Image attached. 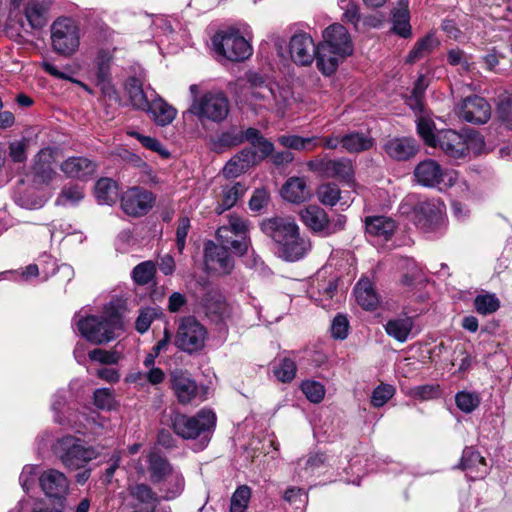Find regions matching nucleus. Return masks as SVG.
<instances>
[{"instance_id":"obj_38","label":"nucleus","mask_w":512,"mask_h":512,"mask_svg":"<svg viewBox=\"0 0 512 512\" xmlns=\"http://www.w3.org/2000/svg\"><path fill=\"white\" fill-rule=\"evenodd\" d=\"M439 45L440 41L433 33L427 34L415 43L413 49L407 55L406 62L410 64L417 62L432 53Z\"/></svg>"},{"instance_id":"obj_28","label":"nucleus","mask_w":512,"mask_h":512,"mask_svg":"<svg viewBox=\"0 0 512 512\" xmlns=\"http://www.w3.org/2000/svg\"><path fill=\"white\" fill-rule=\"evenodd\" d=\"M384 150L390 158L397 161H406L416 155L418 146L412 138H392L384 144Z\"/></svg>"},{"instance_id":"obj_13","label":"nucleus","mask_w":512,"mask_h":512,"mask_svg":"<svg viewBox=\"0 0 512 512\" xmlns=\"http://www.w3.org/2000/svg\"><path fill=\"white\" fill-rule=\"evenodd\" d=\"M155 203L152 192L140 188H129L121 197V208L129 216L140 217L146 215Z\"/></svg>"},{"instance_id":"obj_31","label":"nucleus","mask_w":512,"mask_h":512,"mask_svg":"<svg viewBox=\"0 0 512 512\" xmlns=\"http://www.w3.org/2000/svg\"><path fill=\"white\" fill-rule=\"evenodd\" d=\"M145 111L151 114L152 119L159 126L169 125L177 115V110L161 97L151 99L149 108Z\"/></svg>"},{"instance_id":"obj_33","label":"nucleus","mask_w":512,"mask_h":512,"mask_svg":"<svg viewBox=\"0 0 512 512\" xmlns=\"http://www.w3.org/2000/svg\"><path fill=\"white\" fill-rule=\"evenodd\" d=\"M354 294L357 303L365 310H373L379 303L378 295L369 279H360L354 287Z\"/></svg>"},{"instance_id":"obj_21","label":"nucleus","mask_w":512,"mask_h":512,"mask_svg":"<svg viewBox=\"0 0 512 512\" xmlns=\"http://www.w3.org/2000/svg\"><path fill=\"white\" fill-rule=\"evenodd\" d=\"M41 489L47 497L61 499L66 496L69 489V482L64 473L49 469L39 477Z\"/></svg>"},{"instance_id":"obj_48","label":"nucleus","mask_w":512,"mask_h":512,"mask_svg":"<svg viewBox=\"0 0 512 512\" xmlns=\"http://www.w3.org/2000/svg\"><path fill=\"white\" fill-rule=\"evenodd\" d=\"M251 497V490L248 486L238 487L232 494L230 501V512H245Z\"/></svg>"},{"instance_id":"obj_23","label":"nucleus","mask_w":512,"mask_h":512,"mask_svg":"<svg viewBox=\"0 0 512 512\" xmlns=\"http://www.w3.org/2000/svg\"><path fill=\"white\" fill-rule=\"evenodd\" d=\"M97 169V164L86 157H69L60 165V170L68 178L80 180L91 177Z\"/></svg>"},{"instance_id":"obj_34","label":"nucleus","mask_w":512,"mask_h":512,"mask_svg":"<svg viewBox=\"0 0 512 512\" xmlns=\"http://www.w3.org/2000/svg\"><path fill=\"white\" fill-rule=\"evenodd\" d=\"M161 492V498L170 501L179 497L185 488V479L182 473L176 469L169 476L157 484Z\"/></svg>"},{"instance_id":"obj_40","label":"nucleus","mask_w":512,"mask_h":512,"mask_svg":"<svg viewBox=\"0 0 512 512\" xmlns=\"http://www.w3.org/2000/svg\"><path fill=\"white\" fill-rule=\"evenodd\" d=\"M125 90L129 96L131 105L138 110L145 111L149 108L151 100L148 99L144 92L142 83L135 77H131L126 81Z\"/></svg>"},{"instance_id":"obj_50","label":"nucleus","mask_w":512,"mask_h":512,"mask_svg":"<svg viewBox=\"0 0 512 512\" xmlns=\"http://www.w3.org/2000/svg\"><path fill=\"white\" fill-rule=\"evenodd\" d=\"M455 402L462 412L468 414L480 405V397L475 392L460 391L455 396Z\"/></svg>"},{"instance_id":"obj_54","label":"nucleus","mask_w":512,"mask_h":512,"mask_svg":"<svg viewBox=\"0 0 512 512\" xmlns=\"http://www.w3.org/2000/svg\"><path fill=\"white\" fill-rule=\"evenodd\" d=\"M317 196L322 204L334 206L340 199V189L333 183L322 184L318 188Z\"/></svg>"},{"instance_id":"obj_24","label":"nucleus","mask_w":512,"mask_h":512,"mask_svg":"<svg viewBox=\"0 0 512 512\" xmlns=\"http://www.w3.org/2000/svg\"><path fill=\"white\" fill-rule=\"evenodd\" d=\"M130 497L136 502L135 506L143 512H154L159 503V496L147 483H135L128 486Z\"/></svg>"},{"instance_id":"obj_8","label":"nucleus","mask_w":512,"mask_h":512,"mask_svg":"<svg viewBox=\"0 0 512 512\" xmlns=\"http://www.w3.org/2000/svg\"><path fill=\"white\" fill-rule=\"evenodd\" d=\"M189 113L197 117L200 123L207 121L222 122L229 113V101L222 92H206L200 98L192 100Z\"/></svg>"},{"instance_id":"obj_35","label":"nucleus","mask_w":512,"mask_h":512,"mask_svg":"<svg viewBox=\"0 0 512 512\" xmlns=\"http://www.w3.org/2000/svg\"><path fill=\"white\" fill-rule=\"evenodd\" d=\"M414 327V321L412 317L404 316L387 321L385 325L386 333L394 338L395 340L403 343L409 338Z\"/></svg>"},{"instance_id":"obj_41","label":"nucleus","mask_w":512,"mask_h":512,"mask_svg":"<svg viewBox=\"0 0 512 512\" xmlns=\"http://www.w3.org/2000/svg\"><path fill=\"white\" fill-rule=\"evenodd\" d=\"M353 176V165L349 159L326 160L324 178L349 180Z\"/></svg>"},{"instance_id":"obj_29","label":"nucleus","mask_w":512,"mask_h":512,"mask_svg":"<svg viewBox=\"0 0 512 512\" xmlns=\"http://www.w3.org/2000/svg\"><path fill=\"white\" fill-rule=\"evenodd\" d=\"M281 196L291 203H300L310 197V189L304 177H290L281 188Z\"/></svg>"},{"instance_id":"obj_46","label":"nucleus","mask_w":512,"mask_h":512,"mask_svg":"<svg viewBox=\"0 0 512 512\" xmlns=\"http://www.w3.org/2000/svg\"><path fill=\"white\" fill-rule=\"evenodd\" d=\"M156 274V264L147 260L136 265L132 270V278L134 282L138 285H147L149 284L155 277Z\"/></svg>"},{"instance_id":"obj_60","label":"nucleus","mask_w":512,"mask_h":512,"mask_svg":"<svg viewBox=\"0 0 512 512\" xmlns=\"http://www.w3.org/2000/svg\"><path fill=\"white\" fill-rule=\"evenodd\" d=\"M89 358L92 361L99 362L101 364H117L120 360V354L116 351H107L100 348L93 349L89 352Z\"/></svg>"},{"instance_id":"obj_61","label":"nucleus","mask_w":512,"mask_h":512,"mask_svg":"<svg viewBox=\"0 0 512 512\" xmlns=\"http://www.w3.org/2000/svg\"><path fill=\"white\" fill-rule=\"evenodd\" d=\"M156 316L157 312L154 308L146 307L141 309L135 323L136 330L141 334L148 331Z\"/></svg>"},{"instance_id":"obj_18","label":"nucleus","mask_w":512,"mask_h":512,"mask_svg":"<svg viewBox=\"0 0 512 512\" xmlns=\"http://www.w3.org/2000/svg\"><path fill=\"white\" fill-rule=\"evenodd\" d=\"M53 151L49 148L42 149L35 156L32 167V181L37 187L51 184L57 178V172L53 168Z\"/></svg>"},{"instance_id":"obj_56","label":"nucleus","mask_w":512,"mask_h":512,"mask_svg":"<svg viewBox=\"0 0 512 512\" xmlns=\"http://www.w3.org/2000/svg\"><path fill=\"white\" fill-rule=\"evenodd\" d=\"M396 389L390 384H380L372 392L371 404L374 407L384 406L395 394Z\"/></svg>"},{"instance_id":"obj_9","label":"nucleus","mask_w":512,"mask_h":512,"mask_svg":"<svg viewBox=\"0 0 512 512\" xmlns=\"http://www.w3.org/2000/svg\"><path fill=\"white\" fill-rule=\"evenodd\" d=\"M53 50L63 56L73 55L80 45L79 28L70 18H59L51 26Z\"/></svg>"},{"instance_id":"obj_58","label":"nucleus","mask_w":512,"mask_h":512,"mask_svg":"<svg viewBox=\"0 0 512 512\" xmlns=\"http://www.w3.org/2000/svg\"><path fill=\"white\" fill-rule=\"evenodd\" d=\"M427 86H428V81L425 78V76H423V75L419 76V78L417 79L415 86L412 90V95L408 100V104L413 110H415V111L422 110V97L424 95V92H425Z\"/></svg>"},{"instance_id":"obj_4","label":"nucleus","mask_w":512,"mask_h":512,"mask_svg":"<svg viewBox=\"0 0 512 512\" xmlns=\"http://www.w3.org/2000/svg\"><path fill=\"white\" fill-rule=\"evenodd\" d=\"M53 451L62 464L70 470L84 468L99 456V451L74 436L59 438L53 445Z\"/></svg>"},{"instance_id":"obj_11","label":"nucleus","mask_w":512,"mask_h":512,"mask_svg":"<svg viewBox=\"0 0 512 512\" xmlns=\"http://www.w3.org/2000/svg\"><path fill=\"white\" fill-rule=\"evenodd\" d=\"M113 55L107 50H100L95 59L91 71V79L99 87L102 95L110 100L117 99V93L111 78V63Z\"/></svg>"},{"instance_id":"obj_6","label":"nucleus","mask_w":512,"mask_h":512,"mask_svg":"<svg viewBox=\"0 0 512 512\" xmlns=\"http://www.w3.org/2000/svg\"><path fill=\"white\" fill-rule=\"evenodd\" d=\"M416 182L427 188H437L444 191L457 184L458 172L444 169L436 160L426 159L419 162L414 169Z\"/></svg>"},{"instance_id":"obj_47","label":"nucleus","mask_w":512,"mask_h":512,"mask_svg":"<svg viewBox=\"0 0 512 512\" xmlns=\"http://www.w3.org/2000/svg\"><path fill=\"white\" fill-rule=\"evenodd\" d=\"M394 226H365L367 240L374 246L387 242L394 233Z\"/></svg>"},{"instance_id":"obj_3","label":"nucleus","mask_w":512,"mask_h":512,"mask_svg":"<svg viewBox=\"0 0 512 512\" xmlns=\"http://www.w3.org/2000/svg\"><path fill=\"white\" fill-rule=\"evenodd\" d=\"M274 243L275 253L286 261L301 259L310 249L309 240L300 236L298 226H261Z\"/></svg>"},{"instance_id":"obj_1","label":"nucleus","mask_w":512,"mask_h":512,"mask_svg":"<svg viewBox=\"0 0 512 512\" xmlns=\"http://www.w3.org/2000/svg\"><path fill=\"white\" fill-rule=\"evenodd\" d=\"M322 36L323 40L318 44L317 67L329 76L353 53V42L347 29L338 23L328 26Z\"/></svg>"},{"instance_id":"obj_44","label":"nucleus","mask_w":512,"mask_h":512,"mask_svg":"<svg viewBox=\"0 0 512 512\" xmlns=\"http://www.w3.org/2000/svg\"><path fill=\"white\" fill-rule=\"evenodd\" d=\"M85 197L84 188L80 185L70 184L61 190L56 203L61 206H74Z\"/></svg>"},{"instance_id":"obj_12","label":"nucleus","mask_w":512,"mask_h":512,"mask_svg":"<svg viewBox=\"0 0 512 512\" xmlns=\"http://www.w3.org/2000/svg\"><path fill=\"white\" fill-rule=\"evenodd\" d=\"M204 265L209 273L228 275L234 269V259L228 249L208 240L204 244Z\"/></svg>"},{"instance_id":"obj_63","label":"nucleus","mask_w":512,"mask_h":512,"mask_svg":"<svg viewBox=\"0 0 512 512\" xmlns=\"http://www.w3.org/2000/svg\"><path fill=\"white\" fill-rule=\"evenodd\" d=\"M94 404L102 410H110L114 406V396L109 388H100L94 392Z\"/></svg>"},{"instance_id":"obj_42","label":"nucleus","mask_w":512,"mask_h":512,"mask_svg":"<svg viewBox=\"0 0 512 512\" xmlns=\"http://www.w3.org/2000/svg\"><path fill=\"white\" fill-rule=\"evenodd\" d=\"M445 211L446 206L440 198L428 199L417 205V212L423 215L425 220L431 222L441 221Z\"/></svg>"},{"instance_id":"obj_20","label":"nucleus","mask_w":512,"mask_h":512,"mask_svg":"<svg viewBox=\"0 0 512 512\" xmlns=\"http://www.w3.org/2000/svg\"><path fill=\"white\" fill-rule=\"evenodd\" d=\"M459 115L467 122L483 124L490 118V105L482 97L470 96L461 104Z\"/></svg>"},{"instance_id":"obj_39","label":"nucleus","mask_w":512,"mask_h":512,"mask_svg":"<svg viewBox=\"0 0 512 512\" xmlns=\"http://www.w3.org/2000/svg\"><path fill=\"white\" fill-rule=\"evenodd\" d=\"M245 192L246 188L240 182L224 186L221 191L216 212L222 214L224 211L232 208Z\"/></svg>"},{"instance_id":"obj_7","label":"nucleus","mask_w":512,"mask_h":512,"mask_svg":"<svg viewBox=\"0 0 512 512\" xmlns=\"http://www.w3.org/2000/svg\"><path fill=\"white\" fill-rule=\"evenodd\" d=\"M208 338L206 327L194 316L181 317L177 322L174 345L181 351L194 354L201 351Z\"/></svg>"},{"instance_id":"obj_19","label":"nucleus","mask_w":512,"mask_h":512,"mask_svg":"<svg viewBox=\"0 0 512 512\" xmlns=\"http://www.w3.org/2000/svg\"><path fill=\"white\" fill-rule=\"evenodd\" d=\"M273 100L272 85L261 79L251 81V85L244 94V102L256 114L267 111L269 103Z\"/></svg>"},{"instance_id":"obj_59","label":"nucleus","mask_w":512,"mask_h":512,"mask_svg":"<svg viewBox=\"0 0 512 512\" xmlns=\"http://www.w3.org/2000/svg\"><path fill=\"white\" fill-rule=\"evenodd\" d=\"M127 134L136 138L147 149L157 152L165 157H167L169 155V153L166 151V149L162 146V144L156 138H153L150 136H144V135H142L136 131H133V130L127 131Z\"/></svg>"},{"instance_id":"obj_55","label":"nucleus","mask_w":512,"mask_h":512,"mask_svg":"<svg viewBox=\"0 0 512 512\" xmlns=\"http://www.w3.org/2000/svg\"><path fill=\"white\" fill-rule=\"evenodd\" d=\"M297 367L295 362L290 358H284L279 365L274 368V375L283 382H291L296 375Z\"/></svg>"},{"instance_id":"obj_64","label":"nucleus","mask_w":512,"mask_h":512,"mask_svg":"<svg viewBox=\"0 0 512 512\" xmlns=\"http://www.w3.org/2000/svg\"><path fill=\"white\" fill-rule=\"evenodd\" d=\"M497 114L502 123L512 128V96L507 97L499 103Z\"/></svg>"},{"instance_id":"obj_25","label":"nucleus","mask_w":512,"mask_h":512,"mask_svg":"<svg viewBox=\"0 0 512 512\" xmlns=\"http://www.w3.org/2000/svg\"><path fill=\"white\" fill-rule=\"evenodd\" d=\"M148 472L152 484H160L176 470L169 460L156 450H151L146 457Z\"/></svg>"},{"instance_id":"obj_15","label":"nucleus","mask_w":512,"mask_h":512,"mask_svg":"<svg viewBox=\"0 0 512 512\" xmlns=\"http://www.w3.org/2000/svg\"><path fill=\"white\" fill-rule=\"evenodd\" d=\"M171 389L174 392L179 403L190 404L199 398V388L196 381L191 377L190 373L185 370L176 369L170 373Z\"/></svg>"},{"instance_id":"obj_30","label":"nucleus","mask_w":512,"mask_h":512,"mask_svg":"<svg viewBox=\"0 0 512 512\" xmlns=\"http://www.w3.org/2000/svg\"><path fill=\"white\" fill-rule=\"evenodd\" d=\"M52 0H30L25 7V17L32 28H42L48 21Z\"/></svg>"},{"instance_id":"obj_2","label":"nucleus","mask_w":512,"mask_h":512,"mask_svg":"<svg viewBox=\"0 0 512 512\" xmlns=\"http://www.w3.org/2000/svg\"><path fill=\"white\" fill-rule=\"evenodd\" d=\"M77 319L75 325L79 333L94 344H103L113 340L123 328L122 317L112 304L105 306L103 315Z\"/></svg>"},{"instance_id":"obj_45","label":"nucleus","mask_w":512,"mask_h":512,"mask_svg":"<svg viewBox=\"0 0 512 512\" xmlns=\"http://www.w3.org/2000/svg\"><path fill=\"white\" fill-rule=\"evenodd\" d=\"M272 90L273 100L269 103L267 111L283 115L289 104L291 92L288 88H282L278 85H272Z\"/></svg>"},{"instance_id":"obj_37","label":"nucleus","mask_w":512,"mask_h":512,"mask_svg":"<svg viewBox=\"0 0 512 512\" xmlns=\"http://www.w3.org/2000/svg\"><path fill=\"white\" fill-rule=\"evenodd\" d=\"M341 145L349 153H360L371 149L374 139L364 133L351 132L341 137Z\"/></svg>"},{"instance_id":"obj_17","label":"nucleus","mask_w":512,"mask_h":512,"mask_svg":"<svg viewBox=\"0 0 512 512\" xmlns=\"http://www.w3.org/2000/svg\"><path fill=\"white\" fill-rule=\"evenodd\" d=\"M203 308L206 317L217 326H227L233 319L234 309L220 293L206 294Z\"/></svg>"},{"instance_id":"obj_52","label":"nucleus","mask_w":512,"mask_h":512,"mask_svg":"<svg viewBox=\"0 0 512 512\" xmlns=\"http://www.w3.org/2000/svg\"><path fill=\"white\" fill-rule=\"evenodd\" d=\"M434 123L426 117H419L417 120V132L424 142L431 146L437 147V134H434Z\"/></svg>"},{"instance_id":"obj_22","label":"nucleus","mask_w":512,"mask_h":512,"mask_svg":"<svg viewBox=\"0 0 512 512\" xmlns=\"http://www.w3.org/2000/svg\"><path fill=\"white\" fill-rule=\"evenodd\" d=\"M437 147L451 158L459 159L466 156L465 136L454 130L437 132Z\"/></svg>"},{"instance_id":"obj_14","label":"nucleus","mask_w":512,"mask_h":512,"mask_svg":"<svg viewBox=\"0 0 512 512\" xmlns=\"http://www.w3.org/2000/svg\"><path fill=\"white\" fill-rule=\"evenodd\" d=\"M248 226H218L216 237L220 245L230 249L235 255H244L251 241Z\"/></svg>"},{"instance_id":"obj_5","label":"nucleus","mask_w":512,"mask_h":512,"mask_svg":"<svg viewBox=\"0 0 512 512\" xmlns=\"http://www.w3.org/2000/svg\"><path fill=\"white\" fill-rule=\"evenodd\" d=\"M170 419L173 431L183 439H195L203 435L209 441V434L216 424L215 413L208 409L200 410L195 416L174 412Z\"/></svg>"},{"instance_id":"obj_27","label":"nucleus","mask_w":512,"mask_h":512,"mask_svg":"<svg viewBox=\"0 0 512 512\" xmlns=\"http://www.w3.org/2000/svg\"><path fill=\"white\" fill-rule=\"evenodd\" d=\"M457 467L467 471V476L471 480L483 478L487 473L484 457L472 447H466L463 450L460 463Z\"/></svg>"},{"instance_id":"obj_49","label":"nucleus","mask_w":512,"mask_h":512,"mask_svg":"<svg viewBox=\"0 0 512 512\" xmlns=\"http://www.w3.org/2000/svg\"><path fill=\"white\" fill-rule=\"evenodd\" d=\"M475 309L479 314L488 315L498 310L500 302L494 294H481L474 300Z\"/></svg>"},{"instance_id":"obj_32","label":"nucleus","mask_w":512,"mask_h":512,"mask_svg":"<svg viewBox=\"0 0 512 512\" xmlns=\"http://www.w3.org/2000/svg\"><path fill=\"white\" fill-rule=\"evenodd\" d=\"M392 31L403 38L412 35L408 4L400 1L392 10Z\"/></svg>"},{"instance_id":"obj_43","label":"nucleus","mask_w":512,"mask_h":512,"mask_svg":"<svg viewBox=\"0 0 512 512\" xmlns=\"http://www.w3.org/2000/svg\"><path fill=\"white\" fill-rule=\"evenodd\" d=\"M278 142L283 147L293 150L312 151L319 146L317 137H301L298 135H282Z\"/></svg>"},{"instance_id":"obj_10","label":"nucleus","mask_w":512,"mask_h":512,"mask_svg":"<svg viewBox=\"0 0 512 512\" xmlns=\"http://www.w3.org/2000/svg\"><path fill=\"white\" fill-rule=\"evenodd\" d=\"M212 43L216 52L231 61H243L252 54L249 41L233 29L216 33Z\"/></svg>"},{"instance_id":"obj_26","label":"nucleus","mask_w":512,"mask_h":512,"mask_svg":"<svg viewBox=\"0 0 512 512\" xmlns=\"http://www.w3.org/2000/svg\"><path fill=\"white\" fill-rule=\"evenodd\" d=\"M257 163V155L250 149H243L234 155L224 166L222 174L226 178H236Z\"/></svg>"},{"instance_id":"obj_36","label":"nucleus","mask_w":512,"mask_h":512,"mask_svg":"<svg viewBox=\"0 0 512 512\" xmlns=\"http://www.w3.org/2000/svg\"><path fill=\"white\" fill-rule=\"evenodd\" d=\"M94 196L99 204L111 205L119 197V188L117 183L111 178L99 179L94 187Z\"/></svg>"},{"instance_id":"obj_57","label":"nucleus","mask_w":512,"mask_h":512,"mask_svg":"<svg viewBox=\"0 0 512 512\" xmlns=\"http://www.w3.org/2000/svg\"><path fill=\"white\" fill-rule=\"evenodd\" d=\"M447 61L451 66L458 67L461 71L466 72L471 68V56L459 48H453L448 51Z\"/></svg>"},{"instance_id":"obj_53","label":"nucleus","mask_w":512,"mask_h":512,"mask_svg":"<svg viewBox=\"0 0 512 512\" xmlns=\"http://www.w3.org/2000/svg\"><path fill=\"white\" fill-rule=\"evenodd\" d=\"M301 219L305 224H327L326 212L317 205H309L301 211Z\"/></svg>"},{"instance_id":"obj_51","label":"nucleus","mask_w":512,"mask_h":512,"mask_svg":"<svg viewBox=\"0 0 512 512\" xmlns=\"http://www.w3.org/2000/svg\"><path fill=\"white\" fill-rule=\"evenodd\" d=\"M301 391L312 403H320L325 396V387L318 381L305 380L301 383Z\"/></svg>"},{"instance_id":"obj_16","label":"nucleus","mask_w":512,"mask_h":512,"mask_svg":"<svg viewBox=\"0 0 512 512\" xmlns=\"http://www.w3.org/2000/svg\"><path fill=\"white\" fill-rule=\"evenodd\" d=\"M289 53L296 64L308 66L314 59L317 60L318 45H315L310 34L297 32L290 39Z\"/></svg>"},{"instance_id":"obj_62","label":"nucleus","mask_w":512,"mask_h":512,"mask_svg":"<svg viewBox=\"0 0 512 512\" xmlns=\"http://www.w3.org/2000/svg\"><path fill=\"white\" fill-rule=\"evenodd\" d=\"M465 136L466 155L472 152L475 155L481 154L485 149L484 138L480 133L470 132Z\"/></svg>"}]
</instances>
